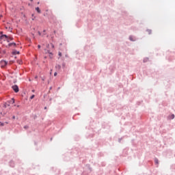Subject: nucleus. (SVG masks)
I'll use <instances>...</instances> for the list:
<instances>
[{
	"label": "nucleus",
	"mask_w": 175,
	"mask_h": 175,
	"mask_svg": "<svg viewBox=\"0 0 175 175\" xmlns=\"http://www.w3.org/2000/svg\"><path fill=\"white\" fill-rule=\"evenodd\" d=\"M12 88L13 90V91L17 94V92H18V91H20V89L18 88V85H14L12 86Z\"/></svg>",
	"instance_id": "1"
},
{
	"label": "nucleus",
	"mask_w": 175,
	"mask_h": 175,
	"mask_svg": "<svg viewBox=\"0 0 175 175\" xmlns=\"http://www.w3.org/2000/svg\"><path fill=\"white\" fill-rule=\"evenodd\" d=\"M12 46L13 47H16L17 44H16L15 42H11V43H9L8 45L6 46V47H7V49H10V47H12Z\"/></svg>",
	"instance_id": "2"
},
{
	"label": "nucleus",
	"mask_w": 175,
	"mask_h": 175,
	"mask_svg": "<svg viewBox=\"0 0 175 175\" xmlns=\"http://www.w3.org/2000/svg\"><path fill=\"white\" fill-rule=\"evenodd\" d=\"M0 64L1 65V68H5V66H6V65H8V62H6L5 60H1Z\"/></svg>",
	"instance_id": "3"
},
{
	"label": "nucleus",
	"mask_w": 175,
	"mask_h": 175,
	"mask_svg": "<svg viewBox=\"0 0 175 175\" xmlns=\"http://www.w3.org/2000/svg\"><path fill=\"white\" fill-rule=\"evenodd\" d=\"M3 38H5V39H9V36L6 34H1L0 36V39H3Z\"/></svg>",
	"instance_id": "4"
},
{
	"label": "nucleus",
	"mask_w": 175,
	"mask_h": 175,
	"mask_svg": "<svg viewBox=\"0 0 175 175\" xmlns=\"http://www.w3.org/2000/svg\"><path fill=\"white\" fill-rule=\"evenodd\" d=\"M9 106H10V103H9V102L5 103H4V105H3V107H4L5 109H6V107H9Z\"/></svg>",
	"instance_id": "5"
},
{
	"label": "nucleus",
	"mask_w": 175,
	"mask_h": 175,
	"mask_svg": "<svg viewBox=\"0 0 175 175\" xmlns=\"http://www.w3.org/2000/svg\"><path fill=\"white\" fill-rule=\"evenodd\" d=\"M17 54H20V51H12V55H16Z\"/></svg>",
	"instance_id": "6"
},
{
	"label": "nucleus",
	"mask_w": 175,
	"mask_h": 175,
	"mask_svg": "<svg viewBox=\"0 0 175 175\" xmlns=\"http://www.w3.org/2000/svg\"><path fill=\"white\" fill-rule=\"evenodd\" d=\"M10 166L11 167H14V161H10Z\"/></svg>",
	"instance_id": "7"
},
{
	"label": "nucleus",
	"mask_w": 175,
	"mask_h": 175,
	"mask_svg": "<svg viewBox=\"0 0 175 175\" xmlns=\"http://www.w3.org/2000/svg\"><path fill=\"white\" fill-rule=\"evenodd\" d=\"M10 40H13L12 37H8V38H7V40H6V42H8V43H9L10 42Z\"/></svg>",
	"instance_id": "8"
},
{
	"label": "nucleus",
	"mask_w": 175,
	"mask_h": 175,
	"mask_svg": "<svg viewBox=\"0 0 175 175\" xmlns=\"http://www.w3.org/2000/svg\"><path fill=\"white\" fill-rule=\"evenodd\" d=\"M36 10L38 13H41L40 8L39 7L36 8Z\"/></svg>",
	"instance_id": "9"
},
{
	"label": "nucleus",
	"mask_w": 175,
	"mask_h": 175,
	"mask_svg": "<svg viewBox=\"0 0 175 175\" xmlns=\"http://www.w3.org/2000/svg\"><path fill=\"white\" fill-rule=\"evenodd\" d=\"M8 103H10H10H12V105H13V103H14V98H12V99L8 102Z\"/></svg>",
	"instance_id": "10"
},
{
	"label": "nucleus",
	"mask_w": 175,
	"mask_h": 175,
	"mask_svg": "<svg viewBox=\"0 0 175 175\" xmlns=\"http://www.w3.org/2000/svg\"><path fill=\"white\" fill-rule=\"evenodd\" d=\"M154 163L156 165H159V161L158 159H154Z\"/></svg>",
	"instance_id": "11"
},
{
	"label": "nucleus",
	"mask_w": 175,
	"mask_h": 175,
	"mask_svg": "<svg viewBox=\"0 0 175 175\" xmlns=\"http://www.w3.org/2000/svg\"><path fill=\"white\" fill-rule=\"evenodd\" d=\"M5 125V123L0 122V126H3Z\"/></svg>",
	"instance_id": "12"
},
{
	"label": "nucleus",
	"mask_w": 175,
	"mask_h": 175,
	"mask_svg": "<svg viewBox=\"0 0 175 175\" xmlns=\"http://www.w3.org/2000/svg\"><path fill=\"white\" fill-rule=\"evenodd\" d=\"M29 128V126L28 125L24 126V129H28Z\"/></svg>",
	"instance_id": "13"
},
{
	"label": "nucleus",
	"mask_w": 175,
	"mask_h": 175,
	"mask_svg": "<svg viewBox=\"0 0 175 175\" xmlns=\"http://www.w3.org/2000/svg\"><path fill=\"white\" fill-rule=\"evenodd\" d=\"M170 118H171V120L174 119V114H172V115L170 116Z\"/></svg>",
	"instance_id": "14"
},
{
	"label": "nucleus",
	"mask_w": 175,
	"mask_h": 175,
	"mask_svg": "<svg viewBox=\"0 0 175 175\" xmlns=\"http://www.w3.org/2000/svg\"><path fill=\"white\" fill-rule=\"evenodd\" d=\"M58 55H59V57H62V53L59 52V53H58Z\"/></svg>",
	"instance_id": "15"
},
{
	"label": "nucleus",
	"mask_w": 175,
	"mask_h": 175,
	"mask_svg": "<svg viewBox=\"0 0 175 175\" xmlns=\"http://www.w3.org/2000/svg\"><path fill=\"white\" fill-rule=\"evenodd\" d=\"M33 98H35V95L33 94L30 96V99H33Z\"/></svg>",
	"instance_id": "16"
},
{
	"label": "nucleus",
	"mask_w": 175,
	"mask_h": 175,
	"mask_svg": "<svg viewBox=\"0 0 175 175\" xmlns=\"http://www.w3.org/2000/svg\"><path fill=\"white\" fill-rule=\"evenodd\" d=\"M12 119H13V120H16V116H12Z\"/></svg>",
	"instance_id": "17"
},
{
	"label": "nucleus",
	"mask_w": 175,
	"mask_h": 175,
	"mask_svg": "<svg viewBox=\"0 0 175 175\" xmlns=\"http://www.w3.org/2000/svg\"><path fill=\"white\" fill-rule=\"evenodd\" d=\"M148 33H151V30H148Z\"/></svg>",
	"instance_id": "18"
},
{
	"label": "nucleus",
	"mask_w": 175,
	"mask_h": 175,
	"mask_svg": "<svg viewBox=\"0 0 175 175\" xmlns=\"http://www.w3.org/2000/svg\"><path fill=\"white\" fill-rule=\"evenodd\" d=\"M40 47H41V46H40V44H39V45H38V49H40Z\"/></svg>",
	"instance_id": "19"
},
{
	"label": "nucleus",
	"mask_w": 175,
	"mask_h": 175,
	"mask_svg": "<svg viewBox=\"0 0 175 175\" xmlns=\"http://www.w3.org/2000/svg\"><path fill=\"white\" fill-rule=\"evenodd\" d=\"M57 72H55L54 73V76H57Z\"/></svg>",
	"instance_id": "20"
},
{
	"label": "nucleus",
	"mask_w": 175,
	"mask_h": 175,
	"mask_svg": "<svg viewBox=\"0 0 175 175\" xmlns=\"http://www.w3.org/2000/svg\"><path fill=\"white\" fill-rule=\"evenodd\" d=\"M130 40H133V39L132 38V37H130Z\"/></svg>",
	"instance_id": "21"
},
{
	"label": "nucleus",
	"mask_w": 175,
	"mask_h": 175,
	"mask_svg": "<svg viewBox=\"0 0 175 175\" xmlns=\"http://www.w3.org/2000/svg\"><path fill=\"white\" fill-rule=\"evenodd\" d=\"M38 34H39V35H42V33H40V31H38Z\"/></svg>",
	"instance_id": "22"
},
{
	"label": "nucleus",
	"mask_w": 175,
	"mask_h": 175,
	"mask_svg": "<svg viewBox=\"0 0 175 175\" xmlns=\"http://www.w3.org/2000/svg\"><path fill=\"white\" fill-rule=\"evenodd\" d=\"M3 53L4 54H5V53H6V51H3Z\"/></svg>",
	"instance_id": "23"
},
{
	"label": "nucleus",
	"mask_w": 175,
	"mask_h": 175,
	"mask_svg": "<svg viewBox=\"0 0 175 175\" xmlns=\"http://www.w3.org/2000/svg\"><path fill=\"white\" fill-rule=\"evenodd\" d=\"M17 107H20V105H17Z\"/></svg>",
	"instance_id": "24"
},
{
	"label": "nucleus",
	"mask_w": 175,
	"mask_h": 175,
	"mask_svg": "<svg viewBox=\"0 0 175 175\" xmlns=\"http://www.w3.org/2000/svg\"><path fill=\"white\" fill-rule=\"evenodd\" d=\"M31 16H32V17H33V14H32V15H31Z\"/></svg>",
	"instance_id": "25"
},
{
	"label": "nucleus",
	"mask_w": 175,
	"mask_h": 175,
	"mask_svg": "<svg viewBox=\"0 0 175 175\" xmlns=\"http://www.w3.org/2000/svg\"><path fill=\"white\" fill-rule=\"evenodd\" d=\"M32 20H35V18H32Z\"/></svg>",
	"instance_id": "26"
},
{
	"label": "nucleus",
	"mask_w": 175,
	"mask_h": 175,
	"mask_svg": "<svg viewBox=\"0 0 175 175\" xmlns=\"http://www.w3.org/2000/svg\"><path fill=\"white\" fill-rule=\"evenodd\" d=\"M43 81H44V79L42 78Z\"/></svg>",
	"instance_id": "27"
}]
</instances>
